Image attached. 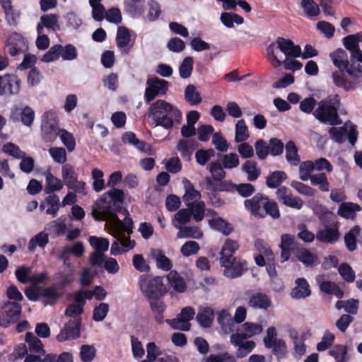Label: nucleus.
<instances>
[{"mask_svg": "<svg viewBox=\"0 0 362 362\" xmlns=\"http://www.w3.org/2000/svg\"><path fill=\"white\" fill-rule=\"evenodd\" d=\"M311 295L310 286L305 278H297L290 296L295 300L305 299Z\"/></svg>", "mask_w": 362, "mask_h": 362, "instance_id": "18", "label": "nucleus"}, {"mask_svg": "<svg viewBox=\"0 0 362 362\" xmlns=\"http://www.w3.org/2000/svg\"><path fill=\"white\" fill-rule=\"evenodd\" d=\"M360 42H362V32L349 35L343 38V45L350 52L351 59L362 64V50L359 47Z\"/></svg>", "mask_w": 362, "mask_h": 362, "instance_id": "16", "label": "nucleus"}, {"mask_svg": "<svg viewBox=\"0 0 362 362\" xmlns=\"http://www.w3.org/2000/svg\"><path fill=\"white\" fill-rule=\"evenodd\" d=\"M241 170L246 174L247 180L250 182L257 180L261 175V169L257 163L253 160H246L241 167Z\"/></svg>", "mask_w": 362, "mask_h": 362, "instance_id": "26", "label": "nucleus"}, {"mask_svg": "<svg viewBox=\"0 0 362 362\" xmlns=\"http://www.w3.org/2000/svg\"><path fill=\"white\" fill-rule=\"evenodd\" d=\"M45 362H73V356L69 352H62L59 356L48 354L43 358Z\"/></svg>", "mask_w": 362, "mask_h": 362, "instance_id": "63", "label": "nucleus"}, {"mask_svg": "<svg viewBox=\"0 0 362 362\" xmlns=\"http://www.w3.org/2000/svg\"><path fill=\"white\" fill-rule=\"evenodd\" d=\"M209 226L224 235H228L233 230L232 225L221 217H215L209 221Z\"/></svg>", "mask_w": 362, "mask_h": 362, "instance_id": "33", "label": "nucleus"}, {"mask_svg": "<svg viewBox=\"0 0 362 362\" xmlns=\"http://www.w3.org/2000/svg\"><path fill=\"white\" fill-rule=\"evenodd\" d=\"M339 226L336 221L326 224L316 233V238L319 241L327 244H334L340 237Z\"/></svg>", "mask_w": 362, "mask_h": 362, "instance_id": "14", "label": "nucleus"}, {"mask_svg": "<svg viewBox=\"0 0 362 362\" xmlns=\"http://www.w3.org/2000/svg\"><path fill=\"white\" fill-rule=\"evenodd\" d=\"M223 168V165L218 162H212L208 166L213 178L217 181H221L225 177L226 172Z\"/></svg>", "mask_w": 362, "mask_h": 362, "instance_id": "62", "label": "nucleus"}, {"mask_svg": "<svg viewBox=\"0 0 362 362\" xmlns=\"http://www.w3.org/2000/svg\"><path fill=\"white\" fill-rule=\"evenodd\" d=\"M45 230H47L51 235L58 237L65 233L66 226L63 222H60L59 220H55L47 223Z\"/></svg>", "mask_w": 362, "mask_h": 362, "instance_id": "49", "label": "nucleus"}, {"mask_svg": "<svg viewBox=\"0 0 362 362\" xmlns=\"http://www.w3.org/2000/svg\"><path fill=\"white\" fill-rule=\"evenodd\" d=\"M139 285L142 293L149 299L159 298L166 292L163 279L160 276L141 275L139 277Z\"/></svg>", "mask_w": 362, "mask_h": 362, "instance_id": "7", "label": "nucleus"}, {"mask_svg": "<svg viewBox=\"0 0 362 362\" xmlns=\"http://www.w3.org/2000/svg\"><path fill=\"white\" fill-rule=\"evenodd\" d=\"M333 64L339 71L332 73L334 83L345 90L355 89L356 84L362 78V66L356 60L349 61L347 53L343 49H337L329 54Z\"/></svg>", "mask_w": 362, "mask_h": 362, "instance_id": "1", "label": "nucleus"}, {"mask_svg": "<svg viewBox=\"0 0 362 362\" xmlns=\"http://www.w3.org/2000/svg\"><path fill=\"white\" fill-rule=\"evenodd\" d=\"M328 132L330 138L338 144L344 143L346 137L351 146H354L357 141L358 132L356 127L350 121L345 122L343 127H330Z\"/></svg>", "mask_w": 362, "mask_h": 362, "instance_id": "8", "label": "nucleus"}, {"mask_svg": "<svg viewBox=\"0 0 362 362\" xmlns=\"http://www.w3.org/2000/svg\"><path fill=\"white\" fill-rule=\"evenodd\" d=\"M103 195L120 211L124 209L122 206L124 201V193L122 189L113 187Z\"/></svg>", "mask_w": 362, "mask_h": 362, "instance_id": "30", "label": "nucleus"}, {"mask_svg": "<svg viewBox=\"0 0 362 362\" xmlns=\"http://www.w3.org/2000/svg\"><path fill=\"white\" fill-rule=\"evenodd\" d=\"M272 345L271 347H267V349H272V353L276 356L278 361L286 357L287 346L284 339H279Z\"/></svg>", "mask_w": 362, "mask_h": 362, "instance_id": "51", "label": "nucleus"}, {"mask_svg": "<svg viewBox=\"0 0 362 362\" xmlns=\"http://www.w3.org/2000/svg\"><path fill=\"white\" fill-rule=\"evenodd\" d=\"M148 116L153 124L166 129H170L175 123L180 124L182 120L181 111L176 106L161 99L150 105Z\"/></svg>", "mask_w": 362, "mask_h": 362, "instance_id": "2", "label": "nucleus"}, {"mask_svg": "<svg viewBox=\"0 0 362 362\" xmlns=\"http://www.w3.org/2000/svg\"><path fill=\"white\" fill-rule=\"evenodd\" d=\"M185 194L182 197L184 203L187 206H191L192 204L197 203L201 199V194L194 189L190 181L185 179L184 180Z\"/></svg>", "mask_w": 362, "mask_h": 362, "instance_id": "23", "label": "nucleus"}, {"mask_svg": "<svg viewBox=\"0 0 362 362\" xmlns=\"http://www.w3.org/2000/svg\"><path fill=\"white\" fill-rule=\"evenodd\" d=\"M122 139L124 143L134 146L139 151L152 154L151 146L144 141L137 139L134 133L132 132H125Z\"/></svg>", "mask_w": 362, "mask_h": 362, "instance_id": "22", "label": "nucleus"}, {"mask_svg": "<svg viewBox=\"0 0 362 362\" xmlns=\"http://www.w3.org/2000/svg\"><path fill=\"white\" fill-rule=\"evenodd\" d=\"M193 69V59L191 57H185L182 62L180 68V76L182 78H188L192 72Z\"/></svg>", "mask_w": 362, "mask_h": 362, "instance_id": "58", "label": "nucleus"}, {"mask_svg": "<svg viewBox=\"0 0 362 362\" xmlns=\"http://www.w3.org/2000/svg\"><path fill=\"white\" fill-rule=\"evenodd\" d=\"M61 130L58 127L55 114L52 112H45L42 116V139L46 142H52L59 135Z\"/></svg>", "mask_w": 362, "mask_h": 362, "instance_id": "10", "label": "nucleus"}, {"mask_svg": "<svg viewBox=\"0 0 362 362\" xmlns=\"http://www.w3.org/2000/svg\"><path fill=\"white\" fill-rule=\"evenodd\" d=\"M277 49L284 54V59H288L289 57H298L301 54V48L299 45H295L289 39L279 37L275 42H272L267 47L268 59L275 67L283 64L282 60L279 59L276 54Z\"/></svg>", "mask_w": 362, "mask_h": 362, "instance_id": "5", "label": "nucleus"}, {"mask_svg": "<svg viewBox=\"0 0 362 362\" xmlns=\"http://www.w3.org/2000/svg\"><path fill=\"white\" fill-rule=\"evenodd\" d=\"M335 336L329 330H326L321 339V341L317 344L318 351H324L331 346L334 341Z\"/></svg>", "mask_w": 362, "mask_h": 362, "instance_id": "61", "label": "nucleus"}, {"mask_svg": "<svg viewBox=\"0 0 362 362\" xmlns=\"http://www.w3.org/2000/svg\"><path fill=\"white\" fill-rule=\"evenodd\" d=\"M286 159L288 163L296 166L300 163V159L298 154V148L293 141L286 143Z\"/></svg>", "mask_w": 362, "mask_h": 362, "instance_id": "38", "label": "nucleus"}, {"mask_svg": "<svg viewBox=\"0 0 362 362\" xmlns=\"http://www.w3.org/2000/svg\"><path fill=\"white\" fill-rule=\"evenodd\" d=\"M96 350L92 345L84 344L80 349V358L83 362H91L95 356Z\"/></svg>", "mask_w": 362, "mask_h": 362, "instance_id": "64", "label": "nucleus"}, {"mask_svg": "<svg viewBox=\"0 0 362 362\" xmlns=\"http://www.w3.org/2000/svg\"><path fill=\"white\" fill-rule=\"evenodd\" d=\"M250 137L248 128L244 119H240L235 124V141L236 143L245 141Z\"/></svg>", "mask_w": 362, "mask_h": 362, "instance_id": "43", "label": "nucleus"}, {"mask_svg": "<svg viewBox=\"0 0 362 362\" xmlns=\"http://www.w3.org/2000/svg\"><path fill=\"white\" fill-rule=\"evenodd\" d=\"M167 279L170 285L175 291L183 293L186 290V283L177 271H170L167 275Z\"/></svg>", "mask_w": 362, "mask_h": 362, "instance_id": "34", "label": "nucleus"}, {"mask_svg": "<svg viewBox=\"0 0 362 362\" xmlns=\"http://www.w3.org/2000/svg\"><path fill=\"white\" fill-rule=\"evenodd\" d=\"M25 342L28 344V351L30 354L46 355L42 341L33 333H26Z\"/></svg>", "mask_w": 362, "mask_h": 362, "instance_id": "29", "label": "nucleus"}, {"mask_svg": "<svg viewBox=\"0 0 362 362\" xmlns=\"http://www.w3.org/2000/svg\"><path fill=\"white\" fill-rule=\"evenodd\" d=\"M310 183L313 186H318L322 192H327L329 190V182L324 173L313 175Z\"/></svg>", "mask_w": 362, "mask_h": 362, "instance_id": "46", "label": "nucleus"}, {"mask_svg": "<svg viewBox=\"0 0 362 362\" xmlns=\"http://www.w3.org/2000/svg\"><path fill=\"white\" fill-rule=\"evenodd\" d=\"M361 228L356 226L353 227L344 236V243L347 250L350 252L356 249V238L359 235Z\"/></svg>", "mask_w": 362, "mask_h": 362, "instance_id": "41", "label": "nucleus"}, {"mask_svg": "<svg viewBox=\"0 0 362 362\" xmlns=\"http://www.w3.org/2000/svg\"><path fill=\"white\" fill-rule=\"evenodd\" d=\"M198 147V142L195 139H181L179 141L177 149L185 158L189 159L193 151Z\"/></svg>", "mask_w": 362, "mask_h": 362, "instance_id": "27", "label": "nucleus"}, {"mask_svg": "<svg viewBox=\"0 0 362 362\" xmlns=\"http://www.w3.org/2000/svg\"><path fill=\"white\" fill-rule=\"evenodd\" d=\"M300 5L308 17H315L320 14L319 6L313 0H302Z\"/></svg>", "mask_w": 362, "mask_h": 362, "instance_id": "56", "label": "nucleus"}, {"mask_svg": "<svg viewBox=\"0 0 362 362\" xmlns=\"http://www.w3.org/2000/svg\"><path fill=\"white\" fill-rule=\"evenodd\" d=\"M44 175L45 177L44 190L46 194H49L54 192H59L63 188V182L60 179L55 177L52 173L47 171L45 172Z\"/></svg>", "mask_w": 362, "mask_h": 362, "instance_id": "25", "label": "nucleus"}, {"mask_svg": "<svg viewBox=\"0 0 362 362\" xmlns=\"http://www.w3.org/2000/svg\"><path fill=\"white\" fill-rule=\"evenodd\" d=\"M185 99L191 105H196L202 102V97L194 85H188L185 88Z\"/></svg>", "mask_w": 362, "mask_h": 362, "instance_id": "45", "label": "nucleus"}, {"mask_svg": "<svg viewBox=\"0 0 362 362\" xmlns=\"http://www.w3.org/2000/svg\"><path fill=\"white\" fill-rule=\"evenodd\" d=\"M197 320L203 327H210L214 320V311L210 308H201L197 315Z\"/></svg>", "mask_w": 362, "mask_h": 362, "instance_id": "37", "label": "nucleus"}, {"mask_svg": "<svg viewBox=\"0 0 362 362\" xmlns=\"http://www.w3.org/2000/svg\"><path fill=\"white\" fill-rule=\"evenodd\" d=\"M118 212L121 211L113 206L105 196L102 195L99 199L94 202L92 206L91 215L97 221H107L111 223L112 221H118L117 216Z\"/></svg>", "mask_w": 362, "mask_h": 362, "instance_id": "6", "label": "nucleus"}, {"mask_svg": "<svg viewBox=\"0 0 362 362\" xmlns=\"http://www.w3.org/2000/svg\"><path fill=\"white\" fill-rule=\"evenodd\" d=\"M122 214L125 215L123 220L118 218L117 221H112L111 224L114 228L113 236L115 240L112 243L110 254L117 255L126 252L135 246V242L131 240L129 235L132 233L133 221L129 217V214L127 209L122 210Z\"/></svg>", "mask_w": 362, "mask_h": 362, "instance_id": "3", "label": "nucleus"}, {"mask_svg": "<svg viewBox=\"0 0 362 362\" xmlns=\"http://www.w3.org/2000/svg\"><path fill=\"white\" fill-rule=\"evenodd\" d=\"M90 245L95 249V251L105 252L108 250L109 240L104 238H98L95 236H90L89 238Z\"/></svg>", "mask_w": 362, "mask_h": 362, "instance_id": "54", "label": "nucleus"}, {"mask_svg": "<svg viewBox=\"0 0 362 362\" xmlns=\"http://www.w3.org/2000/svg\"><path fill=\"white\" fill-rule=\"evenodd\" d=\"M191 218V211L188 209H182L174 215L172 224L176 229H179L190 222Z\"/></svg>", "mask_w": 362, "mask_h": 362, "instance_id": "36", "label": "nucleus"}, {"mask_svg": "<svg viewBox=\"0 0 362 362\" xmlns=\"http://www.w3.org/2000/svg\"><path fill=\"white\" fill-rule=\"evenodd\" d=\"M286 179L287 175L285 172L276 170L267 177L266 184L269 188H276Z\"/></svg>", "mask_w": 362, "mask_h": 362, "instance_id": "42", "label": "nucleus"}, {"mask_svg": "<svg viewBox=\"0 0 362 362\" xmlns=\"http://www.w3.org/2000/svg\"><path fill=\"white\" fill-rule=\"evenodd\" d=\"M268 199L267 196L257 193L252 198L245 200V208L254 216L264 218L265 211H263Z\"/></svg>", "mask_w": 362, "mask_h": 362, "instance_id": "12", "label": "nucleus"}, {"mask_svg": "<svg viewBox=\"0 0 362 362\" xmlns=\"http://www.w3.org/2000/svg\"><path fill=\"white\" fill-rule=\"evenodd\" d=\"M220 265L224 268L223 275L229 279L240 277L247 270V262L239 257L232 259L229 264L220 262Z\"/></svg>", "mask_w": 362, "mask_h": 362, "instance_id": "13", "label": "nucleus"}, {"mask_svg": "<svg viewBox=\"0 0 362 362\" xmlns=\"http://www.w3.org/2000/svg\"><path fill=\"white\" fill-rule=\"evenodd\" d=\"M81 318L69 320L65 323L60 333L56 339L58 341L62 342L67 340L78 339L81 335Z\"/></svg>", "mask_w": 362, "mask_h": 362, "instance_id": "15", "label": "nucleus"}, {"mask_svg": "<svg viewBox=\"0 0 362 362\" xmlns=\"http://www.w3.org/2000/svg\"><path fill=\"white\" fill-rule=\"evenodd\" d=\"M191 211L192 216L197 222H199L204 218L205 204L202 201L192 204L191 206H187Z\"/></svg>", "mask_w": 362, "mask_h": 362, "instance_id": "55", "label": "nucleus"}, {"mask_svg": "<svg viewBox=\"0 0 362 362\" xmlns=\"http://www.w3.org/2000/svg\"><path fill=\"white\" fill-rule=\"evenodd\" d=\"M45 28L53 31L59 30L60 25L59 23V16L54 13L41 16L40 22L37 23L36 28L37 34L43 33Z\"/></svg>", "mask_w": 362, "mask_h": 362, "instance_id": "19", "label": "nucleus"}, {"mask_svg": "<svg viewBox=\"0 0 362 362\" xmlns=\"http://www.w3.org/2000/svg\"><path fill=\"white\" fill-rule=\"evenodd\" d=\"M314 163L310 160L302 162L299 165V177L303 181L310 180L314 170Z\"/></svg>", "mask_w": 362, "mask_h": 362, "instance_id": "50", "label": "nucleus"}, {"mask_svg": "<svg viewBox=\"0 0 362 362\" xmlns=\"http://www.w3.org/2000/svg\"><path fill=\"white\" fill-rule=\"evenodd\" d=\"M62 177L67 187L78 179L74 168L70 164H65L62 166Z\"/></svg>", "mask_w": 362, "mask_h": 362, "instance_id": "44", "label": "nucleus"}, {"mask_svg": "<svg viewBox=\"0 0 362 362\" xmlns=\"http://www.w3.org/2000/svg\"><path fill=\"white\" fill-rule=\"evenodd\" d=\"M255 247L260 254L264 255L267 259V261H274V253L272 252L267 243L263 240L258 239L255 243Z\"/></svg>", "mask_w": 362, "mask_h": 362, "instance_id": "59", "label": "nucleus"}, {"mask_svg": "<svg viewBox=\"0 0 362 362\" xmlns=\"http://www.w3.org/2000/svg\"><path fill=\"white\" fill-rule=\"evenodd\" d=\"M248 305L255 309L267 310L272 305V300L267 294L257 292L251 296Z\"/></svg>", "mask_w": 362, "mask_h": 362, "instance_id": "24", "label": "nucleus"}, {"mask_svg": "<svg viewBox=\"0 0 362 362\" xmlns=\"http://www.w3.org/2000/svg\"><path fill=\"white\" fill-rule=\"evenodd\" d=\"M131 40L129 30L124 26L119 27L116 35V44L122 53L129 54L132 45L129 46Z\"/></svg>", "mask_w": 362, "mask_h": 362, "instance_id": "21", "label": "nucleus"}, {"mask_svg": "<svg viewBox=\"0 0 362 362\" xmlns=\"http://www.w3.org/2000/svg\"><path fill=\"white\" fill-rule=\"evenodd\" d=\"M177 233V238L200 239L203 236L202 231L195 226H182L180 228Z\"/></svg>", "mask_w": 362, "mask_h": 362, "instance_id": "35", "label": "nucleus"}, {"mask_svg": "<svg viewBox=\"0 0 362 362\" xmlns=\"http://www.w3.org/2000/svg\"><path fill=\"white\" fill-rule=\"evenodd\" d=\"M153 258L156 260V266L158 269L163 271L168 272L172 271L173 263L171 260L165 256L162 250L156 249L151 252Z\"/></svg>", "mask_w": 362, "mask_h": 362, "instance_id": "31", "label": "nucleus"}, {"mask_svg": "<svg viewBox=\"0 0 362 362\" xmlns=\"http://www.w3.org/2000/svg\"><path fill=\"white\" fill-rule=\"evenodd\" d=\"M218 323L226 334H229L235 330V322L232 315L226 310H222L218 315Z\"/></svg>", "mask_w": 362, "mask_h": 362, "instance_id": "28", "label": "nucleus"}, {"mask_svg": "<svg viewBox=\"0 0 362 362\" xmlns=\"http://www.w3.org/2000/svg\"><path fill=\"white\" fill-rule=\"evenodd\" d=\"M48 152L52 160L57 163L64 164L67 160L66 151L62 147H51Z\"/></svg>", "mask_w": 362, "mask_h": 362, "instance_id": "52", "label": "nucleus"}, {"mask_svg": "<svg viewBox=\"0 0 362 362\" xmlns=\"http://www.w3.org/2000/svg\"><path fill=\"white\" fill-rule=\"evenodd\" d=\"M194 309L187 306L181 310L180 313L176 318L167 320L166 322L174 329L189 331L191 327L189 322L194 318Z\"/></svg>", "mask_w": 362, "mask_h": 362, "instance_id": "11", "label": "nucleus"}, {"mask_svg": "<svg viewBox=\"0 0 362 362\" xmlns=\"http://www.w3.org/2000/svg\"><path fill=\"white\" fill-rule=\"evenodd\" d=\"M45 202L49 206L46 210V214L56 217L60 207L59 197L57 194L49 195L45 198Z\"/></svg>", "mask_w": 362, "mask_h": 362, "instance_id": "48", "label": "nucleus"}, {"mask_svg": "<svg viewBox=\"0 0 362 362\" xmlns=\"http://www.w3.org/2000/svg\"><path fill=\"white\" fill-rule=\"evenodd\" d=\"M49 242V235L45 232H40L39 233L34 235L28 243V250L30 252H34L36 247L38 246L41 248L45 247Z\"/></svg>", "mask_w": 362, "mask_h": 362, "instance_id": "39", "label": "nucleus"}, {"mask_svg": "<svg viewBox=\"0 0 362 362\" xmlns=\"http://www.w3.org/2000/svg\"><path fill=\"white\" fill-rule=\"evenodd\" d=\"M169 82L158 77L147 79L144 98L146 103L149 104L156 97L165 95L169 88Z\"/></svg>", "mask_w": 362, "mask_h": 362, "instance_id": "9", "label": "nucleus"}, {"mask_svg": "<svg viewBox=\"0 0 362 362\" xmlns=\"http://www.w3.org/2000/svg\"><path fill=\"white\" fill-rule=\"evenodd\" d=\"M5 314L14 322V317L20 315L21 312V305L18 302H7L3 307Z\"/></svg>", "mask_w": 362, "mask_h": 362, "instance_id": "53", "label": "nucleus"}, {"mask_svg": "<svg viewBox=\"0 0 362 362\" xmlns=\"http://www.w3.org/2000/svg\"><path fill=\"white\" fill-rule=\"evenodd\" d=\"M3 10L7 23L10 26L16 27L18 25V20L20 18V11L14 9L12 6Z\"/></svg>", "mask_w": 362, "mask_h": 362, "instance_id": "57", "label": "nucleus"}, {"mask_svg": "<svg viewBox=\"0 0 362 362\" xmlns=\"http://www.w3.org/2000/svg\"><path fill=\"white\" fill-rule=\"evenodd\" d=\"M293 255L305 267H315L320 263L317 255L303 247L293 250Z\"/></svg>", "mask_w": 362, "mask_h": 362, "instance_id": "20", "label": "nucleus"}, {"mask_svg": "<svg viewBox=\"0 0 362 362\" xmlns=\"http://www.w3.org/2000/svg\"><path fill=\"white\" fill-rule=\"evenodd\" d=\"M361 211L359 204L353 202L342 203L337 211L338 215L345 218L353 219L356 216V211Z\"/></svg>", "mask_w": 362, "mask_h": 362, "instance_id": "32", "label": "nucleus"}, {"mask_svg": "<svg viewBox=\"0 0 362 362\" xmlns=\"http://www.w3.org/2000/svg\"><path fill=\"white\" fill-rule=\"evenodd\" d=\"M241 331L247 338H250L260 334L262 332V327L260 325L247 322L242 325Z\"/></svg>", "mask_w": 362, "mask_h": 362, "instance_id": "60", "label": "nucleus"}, {"mask_svg": "<svg viewBox=\"0 0 362 362\" xmlns=\"http://www.w3.org/2000/svg\"><path fill=\"white\" fill-rule=\"evenodd\" d=\"M329 354L334 358L336 362H348L349 360L347 348L342 344L334 345L329 351Z\"/></svg>", "mask_w": 362, "mask_h": 362, "instance_id": "40", "label": "nucleus"}, {"mask_svg": "<svg viewBox=\"0 0 362 362\" xmlns=\"http://www.w3.org/2000/svg\"><path fill=\"white\" fill-rule=\"evenodd\" d=\"M239 243L237 240L227 238L222 245L220 252L219 262L229 264L232 259L235 258V252L239 249Z\"/></svg>", "mask_w": 362, "mask_h": 362, "instance_id": "17", "label": "nucleus"}, {"mask_svg": "<svg viewBox=\"0 0 362 362\" xmlns=\"http://www.w3.org/2000/svg\"><path fill=\"white\" fill-rule=\"evenodd\" d=\"M340 98L338 95H329L319 102L314 110L313 116L321 123L331 126L339 125L342 120L338 114Z\"/></svg>", "mask_w": 362, "mask_h": 362, "instance_id": "4", "label": "nucleus"}, {"mask_svg": "<svg viewBox=\"0 0 362 362\" xmlns=\"http://www.w3.org/2000/svg\"><path fill=\"white\" fill-rule=\"evenodd\" d=\"M220 20L221 23L227 28H233L234 26L233 23H235L238 25H240L243 23V18L240 16L234 13H228L224 12L221 13Z\"/></svg>", "mask_w": 362, "mask_h": 362, "instance_id": "47", "label": "nucleus"}]
</instances>
